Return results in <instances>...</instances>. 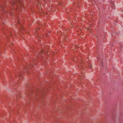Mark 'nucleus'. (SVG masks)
<instances>
[{
	"mask_svg": "<svg viewBox=\"0 0 123 123\" xmlns=\"http://www.w3.org/2000/svg\"><path fill=\"white\" fill-rule=\"evenodd\" d=\"M122 17H123V15H122Z\"/></svg>",
	"mask_w": 123,
	"mask_h": 123,
	"instance_id": "6",
	"label": "nucleus"
},
{
	"mask_svg": "<svg viewBox=\"0 0 123 123\" xmlns=\"http://www.w3.org/2000/svg\"><path fill=\"white\" fill-rule=\"evenodd\" d=\"M19 1H20V0H13L11 3H15V1H17V2L19 3Z\"/></svg>",
	"mask_w": 123,
	"mask_h": 123,
	"instance_id": "2",
	"label": "nucleus"
},
{
	"mask_svg": "<svg viewBox=\"0 0 123 123\" xmlns=\"http://www.w3.org/2000/svg\"><path fill=\"white\" fill-rule=\"evenodd\" d=\"M101 64H102V65L103 66V63H102V62H101Z\"/></svg>",
	"mask_w": 123,
	"mask_h": 123,
	"instance_id": "4",
	"label": "nucleus"
},
{
	"mask_svg": "<svg viewBox=\"0 0 123 123\" xmlns=\"http://www.w3.org/2000/svg\"><path fill=\"white\" fill-rule=\"evenodd\" d=\"M98 58H97V59H98Z\"/></svg>",
	"mask_w": 123,
	"mask_h": 123,
	"instance_id": "7",
	"label": "nucleus"
},
{
	"mask_svg": "<svg viewBox=\"0 0 123 123\" xmlns=\"http://www.w3.org/2000/svg\"><path fill=\"white\" fill-rule=\"evenodd\" d=\"M19 3H18L17 2V1H15V3H12V5H17V4L18 3V5H19V6L20 7H21V2H20V1H19Z\"/></svg>",
	"mask_w": 123,
	"mask_h": 123,
	"instance_id": "1",
	"label": "nucleus"
},
{
	"mask_svg": "<svg viewBox=\"0 0 123 123\" xmlns=\"http://www.w3.org/2000/svg\"><path fill=\"white\" fill-rule=\"evenodd\" d=\"M90 68H91V66H90Z\"/></svg>",
	"mask_w": 123,
	"mask_h": 123,
	"instance_id": "5",
	"label": "nucleus"
},
{
	"mask_svg": "<svg viewBox=\"0 0 123 123\" xmlns=\"http://www.w3.org/2000/svg\"><path fill=\"white\" fill-rule=\"evenodd\" d=\"M111 4H112L113 5H114V3L113 2H111Z\"/></svg>",
	"mask_w": 123,
	"mask_h": 123,
	"instance_id": "3",
	"label": "nucleus"
}]
</instances>
